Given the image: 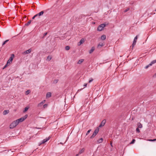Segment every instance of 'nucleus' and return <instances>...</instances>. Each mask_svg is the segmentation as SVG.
Here are the masks:
<instances>
[{
    "label": "nucleus",
    "mask_w": 156,
    "mask_h": 156,
    "mask_svg": "<svg viewBox=\"0 0 156 156\" xmlns=\"http://www.w3.org/2000/svg\"><path fill=\"white\" fill-rule=\"evenodd\" d=\"M18 124V122L15 120L13 122L9 125V128L11 129H13Z\"/></svg>",
    "instance_id": "obj_1"
},
{
    "label": "nucleus",
    "mask_w": 156,
    "mask_h": 156,
    "mask_svg": "<svg viewBox=\"0 0 156 156\" xmlns=\"http://www.w3.org/2000/svg\"><path fill=\"white\" fill-rule=\"evenodd\" d=\"M27 117V115H26L16 120L19 124L20 122H22L24 121Z\"/></svg>",
    "instance_id": "obj_2"
},
{
    "label": "nucleus",
    "mask_w": 156,
    "mask_h": 156,
    "mask_svg": "<svg viewBox=\"0 0 156 156\" xmlns=\"http://www.w3.org/2000/svg\"><path fill=\"white\" fill-rule=\"evenodd\" d=\"M106 26L105 24H102L100 25L98 27L97 30L99 31H101L103 30V28Z\"/></svg>",
    "instance_id": "obj_3"
},
{
    "label": "nucleus",
    "mask_w": 156,
    "mask_h": 156,
    "mask_svg": "<svg viewBox=\"0 0 156 156\" xmlns=\"http://www.w3.org/2000/svg\"><path fill=\"white\" fill-rule=\"evenodd\" d=\"M14 57V55L13 54H12L11 55V56L10 57L7 62V64H10L11 63Z\"/></svg>",
    "instance_id": "obj_4"
},
{
    "label": "nucleus",
    "mask_w": 156,
    "mask_h": 156,
    "mask_svg": "<svg viewBox=\"0 0 156 156\" xmlns=\"http://www.w3.org/2000/svg\"><path fill=\"white\" fill-rule=\"evenodd\" d=\"M137 39V36H136L134 38L133 40V43L132 45V49H133V47L136 45V40Z\"/></svg>",
    "instance_id": "obj_5"
},
{
    "label": "nucleus",
    "mask_w": 156,
    "mask_h": 156,
    "mask_svg": "<svg viewBox=\"0 0 156 156\" xmlns=\"http://www.w3.org/2000/svg\"><path fill=\"white\" fill-rule=\"evenodd\" d=\"M106 122V120L105 119L103 120L99 126V127H101L104 126Z\"/></svg>",
    "instance_id": "obj_6"
},
{
    "label": "nucleus",
    "mask_w": 156,
    "mask_h": 156,
    "mask_svg": "<svg viewBox=\"0 0 156 156\" xmlns=\"http://www.w3.org/2000/svg\"><path fill=\"white\" fill-rule=\"evenodd\" d=\"M45 100H44L42 101L41 103L38 104L37 105V107H41L43 105L45 102Z\"/></svg>",
    "instance_id": "obj_7"
},
{
    "label": "nucleus",
    "mask_w": 156,
    "mask_h": 156,
    "mask_svg": "<svg viewBox=\"0 0 156 156\" xmlns=\"http://www.w3.org/2000/svg\"><path fill=\"white\" fill-rule=\"evenodd\" d=\"M50 138H51V137L49 136L48 138H46V139H44L42 141V143H41L40 144V145H41V144L44 143H45L48 140L50 139Z\"/></svg>",
    "instance_id": "obj_8"
},
{
    "label": "nucleus",
    "mask_w": 156,
    "mask_h": 156,
    "mask_svg": "<svg viewBox=\"0 0 156 156\" xmlns=\"http://www.w3.org/2000/svg\"><path fill=\"white\" fill-rule=\"evenodd\" d=\"M31 48L29 49L28 50H27L23 52V54L25 55L27 54H28L31 52Z\"/></svg>",
    "instance_id": "obj_9"
},
{
    "label": "nucleus",
    "mask_w": 156,
    "mask_h": 156,
    "mask_svg": "<svg viewBox=\"0 0 156 156\" xmlns=\"http://www.w3.org/2000/svg\"><path fill=\"white\" fill-rule=\"evenodd\" d=\"M84 42V40L83 39H82L80 41L78 42V46L80 45L81 44H83Z\"/></svg>",
    "instance_id": "obj_10"
},
{
    "label": "nucleus",
    "mask_w": 156,
    "mask_h": 156,
    "mask_svg": "<svg viewBox=\"0 0 156 156\" xmlns=\"http://www.w3.org/2000/svg\"><path fill=\"white\" fill-rule=\"evenodd\" d=\"M51 96V93L50 92H48L47 93L46 95V98H49Z\"/></svg>",
    "instance_id": "obj_11"
},
{
    "label": "nucleus",
    "mask_w": 156,
    "mask_h": 156,
    "mask_svg": "<svg viewBox=\"0 0 156 156\" xmlns=\"http://www.w3.org/2000/svg\"><path fill=\"white\" fill-rule=\"evenodd\" d=\"M99 130V129L97 127L95 129L94 132V133L95 134H96V135L98 133V131Z\"/></svg>",
    "instance_id": "obj_12"
},
{
    "label": "nucleus",
    "mask_w": 156,
    "mask_h": 156,
    "mask_svg": "<svg viewBox=\"0 0 156 156\" xmlns=\"http://www.w3.org/2000/svg\"><path fill=\"white\" fill-rule=\"evenodd\" d=\"M9 110H5L4 111L3 113L4 115H5L8 113H9Z\"/></svg>",
    "instance_id": "obj_13"
},
{
    "label": "nucleus",
    "mask_w": 156,
    "mask_h": 156,
    "mask_svg": "<svg viewBox=\"0 0 156 156\" xmlns=\"http://www.w3.org/2000/svg\"><path fill=\"white\" fill-rule=\"evenodd\" d=\"M103 140V139L102 138H101L100 139H98L97 140V143H101L102 142Z\"/></svg>",
    "instance_id": "obj_14"
},
{
    "label": "nucleus",
    "mask_w": 156,
    "mask_h": 156,
    "mask_svg": "<svg viewBox=\"0 0 156 156\" xmlns=\"http://www.w3.org/2000/svg\"><path fill=\"white\" fill-rule=\"evenodd\" d=\"M95 48L94 47H92L91 49L89 51L90 54H91L94 50Z\"/></svg>",
    "instance_id": "obj_15"
},
{
    "label": "nucleus",
    "mask_w": 156,
    "mask_h": 156,
    "mask_svg": "<svg viewBox=\"0 0 156 156\" xmlns=\"http://www.w3.org/2000/svg\"><path fill=\"white\" fill-rule=\"evenodd\" d=\"M138 128H141L142 127V124L140 122H138L137 124Z\"/></svg>",
    "instance_id": "obj_16"
},
{
    "label": "nucleus",
    "mask_w": 156,
    "mask_h": 156,
    "mask_svg": "<svg viewBox=\"0 0 156 156\" xmlns=\"http://www.w3.org/2000/svg\"><path fill=\"white\" fill-rule=\"evenodd\" d=\"M106 38V36L105 35H103L101 36V39L102 40H104Z\"/></svg>",
    "instance_id": "obj_17"
},
{
    "label": "nucleus",
    "mask_w": 156,
    "mask_h": 156,
    "mask_svg": "<svg viewBox=\"0 0 156 156\" xmlns=\"http://www.w3.org/2000/svg\"><path fill=\"white\" fill-rule=\"evenodd\" d=\"M84 61L83 59H80L79 60L78 62L77 63L78 64H81L83 61Z\"/></svg>",
    "instance_id": "obj_18"
},
{
    "label": "nucleus",
    "mask_w": 156,
    "mask_h": 156,
    "mask_svg": "<svg viewBox=\"0 0 156 156\" xmlns=\"http://www.w3.org/2000/svg\"><path fill=\"white\" fill-rule=\"evenodd\" d=\"M103 46L104 44L102 43H99L98 46V48H100L101 47Z\"/></svg>",
    "instance_id": "obj_19"
},
{
    "label": "nucleus",
    "mask_w": 156,
    "mask_h": 156,
    "mask_svg": "<svg viewBox=\"0 0 156 156\" xmlns=\"http://www.w3.org/2000/svg\"><path fill=\"white\" fill-rule=\"evenodd\" d=\"M156 62V59L152 61L150 64V65H152V64L155 63Z\"/></svg>",
    "instance_id": "obj_20"
},
{
    "label": "nucleus",
    "mask_w": 156,
    "mask_h": 156,
    "mask_svg": "<svg viewBox=\"0 0 156 156\" xmlns=\"http://www.w3.org/2000/svg\"><path fill=\"white\" fill-rule=\"evenodd\" d=\"M96 134L93 133L92 135L90 137V138L92 139L94 138L96 136Z\"/></svg>",
    "instance_id": "obj_21"
},
{
    "label": "nucleus",
    "mask_w": 156,
    "mask_h": 156,
    "mask_svg": "<svg viewBox=\"0 0 156 156\" xmlns=\"http://www.w3.org/2000/svg\"><path fill=\"white\" fill-rule=\"evenodd\" d=\"M31 22V20H29L28 23H27L25 24V25L27 26H28L30 24Z\"/></svg>",
    "instance_id": "obj_22"
},
{
    "label": "nucleus",
    "mask_w": 156,
    "mask_h": 156,
    "mask_svg": "<svg viewBox=\"0 0 156 156\" xmlns=\"http://www.w3.org/2000/svg\"><path fill=\"white\" fill-rule=\"evenodd\" d=\"M44 13V11H42L41 12H40L39 13H38L39 15V16H41Z\"/></svg>",
    "instance_id": "obj_23"
},
{
    "label": "nucleus",
    "mask_w": 156,
    "mask_h": 156,
    "mask_svg": "<svg viewBox=\"0 0 156 156\" xmlns=\"http://www.w3.org/2000/svg\"><path fill=\"white\" fill-rule=\"evenodd\" d=\"M84 151V148L82 149L79 152V154H80L82 153Z\"/></svg>",
    "instance_id": "obj_24"
},
{
    "label": "nucleus",
    "mask_w": 156,
    "mask_h": 156,
    "mask_svg": "<svg viewBox=\"0 0 156 156\" xmlns=\"http://www.w3.org/2000/svg\"><path fill=\"white\" fill-rule=\"evenodd\" d=\"M29 108L28 107H25L24 108V110L23 111V112H27L28 109Z\"/></svg>",
    "instance_id": "obj_25"
},
{
    "label": "nucleus",
    "mask_w": 156,
    "mask_h": 156,
    "mask_svg": "<svg viewBox=\"0 0 156 156\" xmlns=\"http://www.w3.org/2000/svg\"><path fill=\"white\" fill-rule=\"evenodd\" d=\"M30 93V91L29 90H27L26 91L25 94L26 95L29 94Z\"/></svg>",
    "instance_id": "obj_26"
},
{
    "label": "nucleus",
    "mask_w": 156,
    "mask_h": 156,
    "mask_svg": "<svg viewBox=\"0 0 156 156\" xmlns=\"http://www.w3.org/2000/svg\"><path fill=\"white\" fill-rule=\"evenodd\" d=\"M65 48L66 50H68L69 49L70 47L69 46H67L65 47Z\"/></svg>",
    "instance_id": "obj_27"
},
{
    "label": "nucleus",
    "mask_w": 156,
    "mask_h": 156,
    "mask_svg": "<svg viewBox=\"0 0 156 156\" xmlns=\"http://www.w3.org/2000/svg\"><path fill=\"white\" fill-rule=\"evenodd\" d=\"M48 105L47 104H45L44 105L43 108H46L47 107Z\"/></svg>",
    "instance_id": "obj_28"
},
{
    "label": "nucleus",
    "mask_w": 156,
    "mask_h": 156,
    "mask_svg": "<svg viewBox=\"0 0 156 156\" xmlns=\"http://www.w3.org/2000/svg\"><path fill=\"white\" fill-rule=\"evenodd\" d=\"M135 141V139H133L132 141L130 143V144H132L134 143Z\"/></svg>",
    "instance_id": "obj_29"
},
{
    "label": "nucleus",
    "mask_w": 156,
    "mask_h": 156,
    "mask_svg": "<svg viewBox=\"0 0 156 156\" xmlns=\"http://www.w3.org/2000/svg\"><path fill=\"white\" fill-rule=\"evenodd\" d=\"M58 82V80H54L53 81V83H56Z\"/></svg>",
    "instance_id": "obj_30"
},
{
    "label": "nucleus",
    "mask_w": 156,
    "mask_h": 156,
    "mask_svg": "<svg viewBox=\"0 0 156 156\" xmlns=\"http://www.w3.org/2000/svg\"><path fill=\"white\" fill-rule=\"evenodd\" d=\"M9 40H7L6 41H5L3 43L2 45H4L7 42L9 41Z\"/></svg>",
    "instance_id": "obj_31"
},
{
    "label": "nucleus",
    "mask_w": 156,
    "mask_h": 156,
    "mask_svg": "<svg viewBox=\"0 0 156 156\" xmlns=\"http://www.w3.org/2000/svg\"><path fill=\"white\" fill-rule=\"evenodd\" d=\"M139 128L137 127L136 129V132L138 133H139L140 132V129H139Z\"/></svg>",
    "instance_id": "obj_32"
},
{
    "label": "nucleus",
    "mask_w": 156,
    "mask_h": 156,
    "mask_svg": "<svg viewBox=\"0 0 156 156\" xmlns=\"http://www.w3.org/2000/svg\"><path fill=\"white\" fill-rule=\"evenodd\" d=\"M91 130V129H90L87 131V133L86 134V136H87L88 134L90 133Z\"/></svg>",
    "instance_id": "obj_33"
},
{
    "label": "nucleus",
    "mask_w": 156,
    "mask_h": 156,
    "mask_svg": "<svg viewBox=\"0 0 156 156\" xmlns=\"http://www.w3.org/2000/svg\"><path fill=\"white\" fill-rule=\"evenodd\" d=\"M148 140L149 141H156V139H153V140L149 139Z\"/></svg>",
    "instance_id": "obj_34"
},
{
    "label": "nucleus",
    "mask_w": 156,
    "mask_h": 156,
    "mask_svg": "<svg viewBox=\"0 0 156 156\" xmlns=\"http://www.w3.org/2000/svg\"><path fill=\"white\" fill-rule=\"evenodd\" d=\"M51 58V56H48L47 57V59L49 60H50Z\"/></svg>",
    "instance_id": "obj_35"
},
{
    "label": "nucleus",
    "mask_w": 156,
    "mask_h": 156,
    "mask_svg": "<svg viewBox=\"0 0 156 156\" xmlns=\"http://www.w3.org/2000/svg\"><path fill=\"white\" fill-rule=\"evenodd\" d=\"M151 66V65H150V64H149L148 65L146 66L145 67V68L146 69H147L150 66Z\"/></svg>",
    "instance_id": "obj_36"
},
{
    "label": "nucleus",
    "mask_w": 156,
    "mask_h": 156,
    "mask_svg": "<svg viewBox=\"0 0 156 156\" xmlns=\"http://www.w3.org/2000/svg\"><path fill=\"white\" fill-rule=\"evenodd\" d=\"M8 64H7V63L6 64L5 66L3 68V69L6 68L8 66Z\"/></svg>",
    "instance_id": "obj_37"
},
{
    "label": "nucleus",
    "mask_w": 156,
    "mask_h": 156,
    "mask_svg": "<svg viewBox=\"0 0 156 156\" xmlns=\"http://www.w3.org/2000/svg\"><path fill=\"white\" fill-rule=\"evenodd\" d=\"M93 79L91 78L90 80H89V83H90L91 82H92L93 81Z\"/></svg>",
    "instance_id": "obj_38"
},
{
    "label": "nucleus",
    "mask_w": 156,
    "mask_h": 156,
    "mask_svg": "<svg viewBox=\"0 0 156 156\" xmlns=\"http://www.w3.org/2000/svg\"><path fill=\"white\" fill-rule=\"evenodd\" d=\"M129 10V8H128V9H126L125 10V12H126L127 11H128Z\"/></svg>",
    "instance_id": "obj_39"
},
{
    "label": "nucleus",
    "mask_w": 156,
    "mask_h": 156,
    "mask_svg": "<svg viewBox=\"0 0 156 156\" xmlns=\"http://www.w3.org/2000/svg\"><path fill=\"white\" fill-rule=\"evenodd\" d=\"M82 89H79L78 90H77V93H78V92L80 91L81 90H82Z\"/></svg>",
    "instance_id": "obj_40"
},
{
    "label": "nucleus",
    "mask_w": 156,
    "mask_h": 156,
    "mask_svg": "<svg viewBox=\"0 0 156 156\" xmlns=\"http://www.w3.org/2000/svg\"><path fill=\"white\" fill-rule=\"evenodd\" d=\"M87 83H85V84H84V85L83 86H84V87H87Z\"/></svg>",
    "instance_id": "obj_41"
},
{
    "label": "nucleus",
    "mask_w": 156,
    "mask_h": 156,
    "mask_svg": "<svg viewBox=\"0 0 156 156\" xmlns=\"http://www.w3.org/2000/svg\"><path fill=\"white\" fill-rule=\"evenodd\" d=\"M35 17H36V16L35 15L32 17V19H34Z\"/></svg>",
    "instance_id": "obj_42"
},
{
    "label": "nucleus",
    "mask_w": 156,
    "mask_h": 156,
    "mask_svg": "<svg viewBox=\"0 0 156 156\" xmlns=\"http://www.w3.org/2000/svg\"><path fill=\"white\" fill-rule=\"evenodd\" d=\"M35 16H36V17H37V16L39 17V15H38V14H36V15H35Z\"/></svg>",
    "instance_id": "obj_43"
},
{
    "label": "nucleus",
    "mask_w": 156,
    "mask_h": 156,
    "mask_svg": "<svg viewBox=\"0 0 156 156\" xmlns=\"http://www.w3.org/2000/svg\"><path fill=\"white\" fill-rule=\"evenodd\" d=\"M47 33H44V36H46L47 34Z\"/></svg>",
    "instance_id": "obj_44"
},
{
    "label": "nucleus",
    "mask_w": 156,
    "mask_h": 156,
    "mask_svg": "<svg viewBox=\"0 0 156 156\" xmlns=\"http://www.w3.org/2000/svg\"><path fill=\"white\" fill-rule=\"evenodd\" d=\"M110 144H111V146L112 147V143L111 142Z\"/></svg>",
    "instance_id": "obj_45"
},
{
    "label": "nucleus",
    "mask_w": 156,
    "mask_h": 156,
    "mask_svg": "<svg viewBox=\"0 0 156 156\" xmlns=\"http://www.w3.org/2000/svg\"><path fill=\"white\" fill-rule=\"evenodd\" d=\"M79 154H79V153L78 154H76V156H78L79 155Z\"/></svg>",
    "instance_id": "obj_46"
},
{
    "label": "nucleus",
    "mask_w": 156,
    "mask_h": 156,
    "mask_svg": "<svg viewBox=\"0 0 156 156\" xmlns=\"http://www.w3.org/2000/svg\"><path fill=\"white\" fill-rule=\"evenodd\" d=\"M155 11H156V9H155Z\"/></svg>",
    "instance_id": "obj_47"
},
{
    "label": "nucleus",
    "mask_w": 156,
    "mask_h": 156,
    "mask_svg": "<svg viewBox=\"0 0 156 156\" xmlns=\"http://www.w3.org/2000/svg\"><path fill=\"white\" fill-rule=\"evenodd\" d=\"M1 51V50H0V51Z\"/></svg>",
    "instance_id": "obj_48"
}]
</instances>
